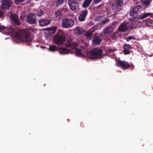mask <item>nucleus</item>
<instances>
[{"mask_svg":"<svg viewBox=\"0 0 153 153\" xmlns=\"http://www.w3.org/2000/svg\"><path fill=\"white\" fill-rule=\"evenodd\" d=\"M26 22L31 24H36V15L34 13H30L27 16Z\"/></svg>","mask_w":153,"mask_h":153,"instance_id":"5","label":"nucleus"},{"mask_svg":"<svg viewBox=\"0 0 153 153\" xmlns=\"http://www.w3.org/2000/svg\"><path fill=\"white\" fill-rule=\"evenodd\" d=\"M101 41L102 40L99 36H95L93 40L92 43L94 45H98L100 44Z\"/></svg>","mask_w":153,"mask_h":153,"instance_id":"18","label":"nucleus"},{"mask_svg":"<svg viewBox=\"0 0 153 153\" xmlns=\"http://www.w3.org/2000/svg\"><path fill=\"white\" fill-rule=\"evenodd\" d=\"M117 65L118 67H120L123 70L128 69L131 66L128 62L120 60H118L117 61Z\"/></svg>","mask_w":153,"mask_h":153,"instance_id":"8","label":"nucleus"},{"mask_svg":"<svg viewBox=\"0 0 153 153\" xmlns=\"http://www.w3.org/2000/svg\"><path fill=\"white\" fill-rule=\"evenodd\" d=\"M110 28L108 27L107 28L105 29H104V33L109 34L111 33V31L109 30Z\"/></svg>","mask_w":153,"mask_h":153,"instance_id":"32","label":"nucleus"},{"mask_svg":"<svg viewBox=\"0 0 153 153\" xmlns=\"http://www.w3.org/2000/svg\"><path fill=\"white\" fill-rule=\"evenodd\" d=\"M102 0H93L94 3L97 4L100 2Z\"/></svg>","mask_w":153,"mask_h":153,"instance_id":"37","label":"nucleus"},{"mask_svg":"<svg viewBox=\"0 0 153 153\" xmlns=\"http://www.w3.org/2000/svg\"><path fill=\"white\" fill-rule=\"evenodd\" d=\"M51 20L46 19H42L39 20V25L42 27L46 26L50 24Z\"/></svg>","mask_w":153,"mask_h":153,"instance_id":"12","label":"nucleus"},{"mask_svg":"<svg viewBox=\"0 0 153 153\" xmlns=\"http://www.w3.org/2000/svg\"><path fill=\"white\" fill-rule=\"evenodd\" d=\"M102 51L101 49L94 48L88 52L86 55L87 58L91 59H97L102 57Z\"/></svg>","mask_w":153,"mask_h":153,"instance_id":"2","label":"nucleus"},{"mask_svg":"<svg viewBox=\"0 0 153 153\" xmlns=\"http://www.w3.org/2000/svg\"><path fill=\"white\" fill-rule=\"evenodd\" d=\"M142 7L141 6L137 5L129 13V15L134 17L135 19H137L136 16L139 15L138 14Z\"/></svg>","mask_w":153,"mask_h":153,"instance_id":"9","label":"nucleus"},{"mask_svg":"<svg viewBox=\"0 0 153 153\" xmlns=\"http://www.w3.org/2000/svg\"><path fill=\"white\" fill-rule=\"evenodd\" d=\"M66 39L63 35L60 34H56L53 37V41L57 45H62L65 42Z\"/></svg>","mask_w":153,"mask_h":153,"instance_id":"6","label":"nucleus"},{"mask_svg":"<svg viewBox=\"0 0 153 153\" xmlns=\"http://www.w3.org/2000/svg\"><path fill=\"white\" fill-rule=\"evenodd\" d=\"M62 15V13L61 11H59L56 12L54 15L56 19H61Z\"/></svg>","mask_w":153,"mask_h":153,"instance_id":"19","label":"nucleus"},{"mask_svg":"<svg viewBox=\"0 0 153 153\" xmlns=\"http://www.w3.org/2000/svg\"><path fill=\"white\" fill-rule=\"evenodd\" d=\"M68 4L70 9L74 11H76L79 9V3L75 0H68Z\"/></svg>","mask_w":153,"mask_h":153,"instance_id":"7","label":"nucleus"},{"mask_svg":"<svg viewBox=\"0 0 153 153\" xmlns=\"http://www.w3.org/2000/svg\"><path fill=\"white\" fill-rule=\"evenodd\" d=\"M129 27H127V24L126 22H123L119 27L118 30L119 31L125 32L127 30L130 29Z\"/></svg>","mask_w":153,"mask_h":153,"instance_id":"13","label":"nucleus"},{"mask_svg":"<svg viewBox=\"0 0 153 153\" xmlns=\"http://www.w3.org/2000/svg\"><path fill=\"white\" fill-rule=\"evenodd\" d=\"M78 45L77 43L71 42L67 43L66 47L68 48L71 47L72 49H75L76 55L78 56L82 57L83 56V54L81 50L78 48H76Z\"/></svg>","mask_w":153,"mask_h":153,"instance_id":"3","label":"nucleus"},{"mask_svg":"<svg viewBox=\"0 0 153 153\" xmlns=\"http://www.w3.org/2000/svg\"><path fill=\"white\" fill-rule=\"evenodd\" d=\"M149 16L150 17H153V13H144L142 16L137 15L136 16L137 19H138L141 20Z\"/></svg>","mask_w":153,"mask_h":153,"instance_id":"15","label":"nucleus"},{"mask_svg":"<svg viewBox=\"0 0 153 153\" xmlns=\"http://www.w3.org/2000/svg\"><path fill=\"white\" fill-rule=\"evenodd\" d=\"M58 50H59V53L62 54H68L70 53L71 51V50L70 49L61 47Z\"/></svg>","mask_w":153,"mask_h":153,"instance_id":"17","label":"nucleus"},{"mask_svg":"<svg viewBox=\"0 0 153 153\" xmlns=\"http://www.w3.org/2000/svg\"><path fill=\"white\" fill-rule=\"evenodd\" d=\"M93 31L91 32L90 31L87 32L86 34H85V36L86 37V40H91L92 39V34L93 33Z\"/></svg>","mask_w":153,"mask_h":153,"instance_id":"21","label":"nucleus"},{"mask_svg":"<svg viewBox=\"0 0 153 153\" xmlns=\"http://www.w3.org/2000/svg\"><path fill=\"white\" fill-rule=\"evenodd\" d=\"M74 24V21L71 19L66 18L62 20V25L63 28H68L72 27Z\"/></svg>","mask_w":153,"mask_h":153,"instance_id":"4","label":"nucleus"},{"mask_svg":"<svg viewBox=\"0 0 153 153\" xmlns=\"http://www.w3.org/2000/svg\"><path fill=\"white\" fill-rule=\"evenodd\" d=\"M56 31V27H52L48 29V34L51 35L54 34Z\"/></svg>","mask_w":153,"mask_h":153,"instance_id":"23","label":"nucleus"},{"mask_svg":"<svg viewBox=\"0 0 153 153\" xmlns=\"http://www.w3.org/2000/svg\"><path fill=\"white\" fill-rule=\"evenodd\" d=\"M8 29V32L9 33H12L13 31V28L11 27H10L9 28H7V27H5L4 26H2L0 24V31H1L3 30L4 29L7 28Z\"/></svg>","mask_w":153,"mask_h":153,"instance_id":"20","label":"nucleus"},{"mask_svg":"<svg viewBox=\"0 0 153 153\" xmlns=\"http://www.w3.org/2000/svg\"><path fill=\"white\" fill-rule=\"evenodd\" d=\"M15 37L21 41L29 42L27 45H30V43L32 39L30 37L29 33L25 30H21L17 32L15 34Z\"/></svg>","mask_w":153,"mask_h":153,"instance_id":"1","label":"nucleus"},{"mask_svg":"<svg viewBox=\"0 0 153 153\" xmlns=\"http://www.w3.org/2000/svg\"><path fill=\"white\" fill-rule=\"evenodd\" d=\"M75 32L76 34H81L82 33V32L80 29L78 27H77L76 28Z\"/></svg>","mask_w":153,"mask_h":153,"instance_id":"30","label":"nucleus"},{"mask_svg":"<svg viewBox=\"0 0 153 153\" xmlns=\"http://www.w3.org/2000/svg\"><path fill=\"white\" fill-rule=\"evenodd\" d=\"M135 39V37L134 36H130L126 38V41L127 42L128 41V39L129 40H131V39Z\"/></svg>","mask_w":153,"mask_h":153,"instance_id":"35","label":"nucleus"},{"mask_svg":"<svg viewBox=\"0 0 153 153\" xmlns=\"http://www.w3.org/2000/svg\"><path fill=\"white\" fill-rule=\"evenodd\" d=\"M109 21V19L108 18H107L105 19L102 20L101 22V24L102 25H105L108 23Z\"/></svg>","mask_w":153,"mask_h":153,"instance_id":"29","label":"nucleus"},{"mask_svg":"<svg viewBox=\"0 0 153 153\" xmlns=\"http://www.w3.org/2000/svg\"><path fill=\"white\" fill-rule=\"evenodd\" d=\"M123 52L125 55L128 54L130 53V51L128 50L124 49Z\"/></svg>","mask_w":153,"mask_h":153,"instance_id":"34","label":"nucleus"},{"mask_svg":"<svg viewBox=\"0 0 153 153\" xmlns=\"http://www.w3.org/2000/svg\"><path fill=\"white\" fill-rule=\"evenodd\" d=\"M88 13L87 10H84L82 11L78 17V20L81 22H82L85 20L86 16Z\"/></svg>","mask_w":153,"mask_h":153,"instance_id":"14","label":"nucleus"},{"mask_svg":"<svg viewBox=\"0 0 153 153\" xmlns=\"http://www.w3.org/2000/svg\"><path fill=\"white\" fill-rule=\"evenodd\" d=\"M10 18L13 23L17 25H19L20 23L19 22V19L15 15L12 14L10 16Z\"/></svg>","mask_w":153,"mask_h":153,"instance_id":"16","label":"nucleus"},{"mask_svg":"<svg viewBox=\"0 0 153 153\" xmlns=\"http://www.w3.org/2000/svg\"><path fill=\"white\" fill-rule=\"evenodd\" d=\"M145 22L146 24L148 25L149 26H152L153 23V21L150 19H147L146 20Z\"/></svg>","mask_w":153,"mask_h":153,"instance_id":"26","label":"nucleus"},{"mask_svg":"<svg viewBox=\"0 0 153 153\" xmlns=\"http://www.w3.org/2000/svg\"><path fill=\"white\" fill-rule=\"evenodd\" d=\"M37 15L39 17H41L42 16L44 15L43 10L41 9H39L37 11Z\"/></svg>","mask_w":153,"mask_h":153,"instance_id":"27","label":"nucleus"},{"mask_svg":"<svg viewBox=\"0 0 153 153\" xmlns=\"http://www.w3.org/2000/svg\"><path fill=\"white\" fill-rule=\"evenodd\" d=\"M58 49L57 47L54 45H51L50 46L49 50L51 52H55Z\"/></svg>","mask_w":153,"mask_h":153,"instance_id":"24","label":"nucleus"},{"mask_svg":"<svg viewBox=\"0 0 153 153\" xmlns=\"http://www.w3.org/2000/svg\"><path fill=\"white\" fill-rule=\"evenodd\" d=\"M123 48L124 49L128 50L132 48V47H131V46L129 45L124 44Z\"/></svg>","mask_w":153,"mask_h":153,"instance_id":"28","label":"nucleus"},{"mask_svg":"<svg viewBox=\"0 0 153 153\" xmlns=\"http://www.w3.org/2000/svg\"><path fill=\"white\" fill-rule=\"evenodd\" d=\"M3 15V14L2 13V12L1 11H0V17L1 16H2Z\"/></svg>","mask_w":153,"mask_h":153,"instance_id":"38","label":"nucleus"},{"mask_svg":"<svg viewBox=\"0 0 153 153\" xmlns=\"http://www.w3.org/2000/svg\"><path fill=\"white\" fill-rule=\"evenodd\" d=\"M144 5H148L150 4L151 0H140Z\"/></svg>","mask_w":153,"mask_h":153,"instance_id":"25","label":"nucleus"},{"mask_svg":"<svg viewBox=\"0 0 153 153\" xmlns=\"http://www.w3.org/2000/svg\"><path fill=\"white\" fill-rule=\"evenodd\" d=\"M92 0H85L82 4L83 8H86L88 7L90 4Z\"/></svg>","mask_w":153,"mask_h":153,"instance_id":"22","label":"nucleus"},{"mask_svg":"<svg viewBox=\"0 0 153 153\" xmlns=\"http://www.w3.org/2000/svg\"><path fill=\"white\" fill-rule=\"evenodd\" d=\"M11 6V4L9 0H3L1 7L3 9H9Z\"/></svg>","mask_w":153,"mask_h":153,"instance_id":"11","label":"nucleus"},{"mask_svg":"<svg viewBox=\"0 0 153 153\" xmlns=\"http://www.w3.org/2000/svg\"><path fill=\"white\" fill-rule=\"evenodd\" d=\"M64 2V0H57L56 2V6H58L62 4Z\"/></svg>","mask_w":153,"mask_h":153,"instance_id":"31","label":"nucleus"},{"mask_svg":"<svg viewBox=\"0 0 153 153\" xmlns=\"http://www.w3.org/2000/svg\"><path fill=\"white\" fill-rule=\"evenodd\" d=\"M103 16H97L94 19V20L95 21H98L101 20L103 18Z\"/></svg>","mask_w":153,"mask_h":153,"instance_id":"33","label":"nucleus"},{"mask_svg":"<svg viewBox=\"0 0 153 153\" xmlns=\"http://www.w3.org/2000/svg\"><path fill=\"white\" fill-rule=\"evenodd\" d=\"M123 0H115L112 4V7L114 10H115L122 6L123 4Z\"/></svg>","mask_w":153,"mask_h":153,"instance_id":"10","label":"nucleus"},{"mask_svg":"<svg viewBox=\"0 0 153 153\" xmlns=\"http://www.w3.org/2000/svg\"><path fill=\"white\" fill-rule=\"evenodd\" d=\"M26 0H16L15 2L16 4H19Z\"/></svg>","mask_w":153,"mask_h":153,"instance_id":"36","label":"nucleus"}]
</instances>
